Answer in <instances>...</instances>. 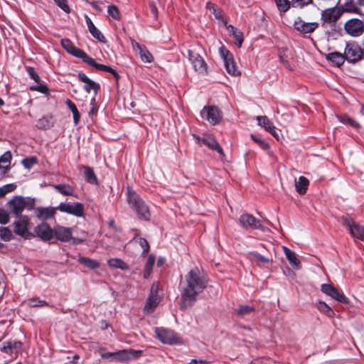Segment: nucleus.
I'll use <instances>...</instances> for the list:
<instances>
[{"instance_id":"1","label":"nucleus","mask_w":364,"mask_h":364,"mask_svg":"<svg viewBox=\"0 0 364 364\" xmlns=\"http://www.w3.org/2000/svg\"><path fill=\"white\" fill-rule=\"evenodd\" d=\"M208 284L207 275L198 267L191 269L181 283L180 309L192 307L197 301L198 295L203 291Z\"/></svg>"},{"instance_id":"2","label":"nucleus","mask_w":364,"mask_h":364,"mask_svg":"<svg viewBox=\"0 0 364 364\" xmlns=\"http://www.w3.org/2000/svg\"><path fill=\"white\" fill-rule=\"evenodd\" d=\"M127 202L135 210L140 220L149 221L151 213L148 205L131 187L127 188Z\"/></svg>"},{"instance_id":"3","label":"nucleus","mask_w":364,"mask_h":364,"mask_svg":"<svg viewBox=\"0 0 364 364\" xmlns=\"http://www.w3.org/2000/svg\"><path fill=\"white\" fill-rule=\"evenodd\" d=\"M341 16V6L338 5L323 10L321 13V21L323 26L330 27L331 31L329 32L332 35L333 33L338 36L341 34V28L339 26H336L337 21Z\"/></svg>"},{"instance_id":"4","label":"nucleus","mask_w":364,"mask_h":364,"mask_svg":"<svg viewBox=\"0 0 364 364\" xmlns=\"http://www.w3.org/2000/svg\"><path fill=\"white\" fill-rule=\"evenodd\" d=\"M364 55V50L355 42L347 43L343 53V61L347 60L350 63L360 61Z\"/></svg>"},{"instance_id":"5","label":"nucleus","mask_w":364,"mask_h":364,"mask_svg":"<svg viewBox=\"0 0 364 364\" xmlns=\"http://www.w3.org/2000/svg\"><path fill=\"white\" fill-rule=\"evenodd\" d=\"M156 338L164 344L175 345L180 343V338L173 330L164 327L154 328Z\"/></svg>"},{"instance_id":"6","label":"nucleus","mask_w":364,"mask_h":364,"mask_svg":"<svg viewBox=\"0 0 364 364\" xmlns=\"http://www.w3.org/2000/svg\"><path fill=\"white\" fill-rule=\"evenodd\" d=\"M200 114L203 117L205 115V119L213 125L218 124L223 118L222 112L214 105L204 106Z\"/></svg>"},{"instance_id":"7","label":"nucleus","mask_w":364,"mask_h":364,"mask_svg":"<svg viewBox=\"0 0 364 364\" xmlns=\"http://www.w3.org/2000/svg\"><path fill=\"white\" fill-rule=\"evenodd\" d=\"M62 47L70 55L80 58L84 63H87V60L90 58L89 56L85 51L77 48L74 43L68 38H63L60 41Z\"/></svg>"},{"instance_id":"8","label":"nucleus","mask_w":364,"mask_h":364,"mask_svg":"<svg viewBox=\"0 0 364 364\" xmlns=\"http://www.w3.org/2000/svg\"><path fill=\"white\" fill-rule=\"evenodd\" d=\"M18 218V220L14 223V232L26 239L34 237V235L29 232L28 230L29 223L28 217L27 215H20V217Z\"/></svg>"},{"instance_id":"9","label":"nucleus","mask_w":364,"mask_h":364,"mask_svg":"<svg viewBox=\"0 0 364 364\" xmlns=\"http://www.w3.org/2000/svg\"><path fill=\"white\" fill-rule=\"evenodd\" d=\"M238 223L242 228L246 230H264L260 220L249 213L241 215L239 218Z\"/></svg>"},{"instance_id":"10","label":"nucleus","mask_w":364,"mask_h":364,"mask_svg":"<svg viewBox=\"0 0 364 364\" xmlns=\"http://www.w3.org/2000/svg\"><path fill=\"white\" fill-rule=\"evenodd\" d=\"M188 59L193 65L194 70L199 73H206L207 64L202 56L195 50H188Z\"/></svg>"},{"instance_id":"11","label":"nucleus","mask_w":364,"mask_h":364,"mask_svg":"<svg viewBox=\"0 0 364 364\" xmlns=\"http://www.w3.org/2000/svg\"><path fill=\"white\" fill-rule=\"evenodd\" d=\"M220 53L227 72L232 76L240 75V71L237 68L232 54L225 48L220 49Z\"/></svg>"},{"instance_id":"12","label":"nucleus","mask_w":364,"mask_h":364,"mask_svg":"<svg viewBox=\"0 0 364 364\" xmlns=\"http://www.w3.org/2000/svg\"><path fill=\"white\" fill-rule=\"evenodd\" d=\"M58 210L63 213H66L75 215L76 217H82L84 215V205L82 203H60L57 206Z\"/></svg>"},{"instance_id":"13","label":"nucleus","mask_w":364,"mask_h":364,"mask_svg":"<svg viewBox=\"0 0 364 364\" xmlns=\"http://www.w3.org/2000/svg\"><path fill=\"white\" fill-rule=\"evenodd\" d=\"M22 346L23 343L21 341L16 340H9L4 341L1 343L0 346V350L2 353L11 356L15 355V358H16L22 349Z\"/></svg>"},{"instance_id":"14","label":"nucleus","mask_w":364,"mask_h":364,"mask_svg":"<svg viewBox=\"0 0 364 364\" xmlns=\"http://www.w3.org/2000/svg\"><path fill=\"white\" fill-rule=\"evenodd\" d=\"M343 224L346 226L352 237L364 242V227L357 224L352 218H343Z\"/></svg>"},{"instance_id":"15","label":"nucleus","mask_w":364,"mask_h":364,"mask_svg":"<svg viewBox=\"0 0 364 364\" xmlns=\"http://www.w3.org/2000/svg\"><path fill=\"white\" fill-rule=\"evenodd\" d=\"M34 237L37 236L43 242L50 240L53 237V229L46 222L38 225L33 230Z\"/></svg>"},{"instance_id":"16","label":"nucleus","mask_w":364,"mask_h":364,"mask_svg":"<svg viewBox=\"0 0 364 364\" xmlns=\"http://www.w3.org/2000/svg\"><path fill=\"white\" fill-rule=\"evenodd\" d=\"M294 28L303 35L313 33L318 27L316 22L306 23L301 17H297L294 22Z\"/></svg>"},{"instance_id":"17","label":"nucleus","mask_w":364,"mask_h":364,"mask_svg":"<svg viewBox=\"0 0 364 364\" xmlns=\"http://www.w3.org/2000/svg\"><path fill=\"white\" fill-rule=\"evenodd\" d=\"M9 208L11 213L16 217H20L21 213L26 208L25 198L23 196H16L8 203Z\"/></svg>"},{"instance_id":"18","label":"nucleus","mask_w":364,"mask_h":364,"mask_svg":"<svg viewBox=\"0 0 364 364\" xmlns=\"http://www.w3.org/2000/svg\"><path fill=\"white\" fill-rule=\"evenodd\" d=\"M345 29L348 34L358 36L363 31V23L358 19L348 20L345 23Z\"/></svg>"},{"instance_id":"19","label":"nucleus","mask_w":364,"mask_h":364,"mask_svg":"<svg viewBox=\"0 0 364 364\" xmlns=\"http://www.w3.org/2000/svg\"><path fill=\"white\" fill-rule=\"evenodd\" d=\"M72 228L58 225L53 229V237L62 242H68L72 239Z\"/></svg>"},{"instance_id":"20","label":"nucleus","mask_w":364,"mask_h":364,"mask_svg":"<svg viewBox=\"0 0 364 364\" xmlns=\"http://www.w3.org/2000/svg\"><path fill=\"white\" fill-rule=\"evenodd\" d=\"M159 297L158 296V284H153L151 291L144 306V310L149 311H153L159 303Z\"/></svg>"},{"instance_id":"21","label":"nucleus","mask_w":364,"mask_h":364,"mask_svg":"<svg viewBox=\"0 0 364 364\" xmlns=\"http://www.w3.org/2000/svg\"><path fill=\"white\" fill-rule=\"evenodd\" d=\"M194 138L197 139L198 142H201L203 144L207 146L212 150H215L218 154L222 156H224V152L218 142L215 140V137L210 135L207 137L200 138L196 135H193Z\"/></svg>"},{"instance_id":"22","label":"nucleus","mask_w":364,"mask_h":364,"mask_svg":"<svg viewBox=\"0 0 364 364\" xmlns=\"http://www.w3.org/2000/svg\"><path fill=\"white\" fill-rule=\"evenodd\" d=\"M258 124L262 127L267 132L270 133L275 139L279 140V133L273 123L267 116L257 117Z\"/></svg>"},{"instance_id":"23","label":"nucleus","mask_w":364,"mask_h":364,"mask_svg":"<svg viewBox=\"0 0 364 364\" xmlns=\"http://www.w3.org/2000/svg\"><path fill=\"white\" fill-rule=\"evenodd\" d=\"M57 207H38L35 209L36 215L38 218L42 220H47L54 218Z\"/></svg>"},{"instance_id":"24","label":"nucleus","mask_w":364,"mask_h":364,"mask_svg":"<svg viewBox=\"0 0 364 364\" xmlns=\"http://www.w3.org/2000/svg\"><path fill=\"white\" fill-rule=\"evenodd\" d=\"M78 79L80 81L85 83L84 86V90L86 92L90 93L91 90H92L95 94L100 90V85L95 82V81L90 79L84 73L80 72L77 75Z\"/></svg>"},{"instance_id":"25","label":"nucleus","mask_w":364,"mask_h":364,"mask_svg":"<svg viewBox=\"0 0 364 364\" xmlns=\"http://www.w3.org/2000/svg\"><path fill=\"white\" fill-rule=\"evenodd\" d=\"M85 21L91 35L100 42L105 43L106 41L105 37L102 33V32L95 26L88 16H85Z\"/></svg>"},{"instance_id":"26","label":"nucleus","mask_w":364,"mask_h":364,"mask_svg":"<svg viewBox=\"0 0 364 364\" xmlns=\"http://www.w3.org/2000/svg\"><path fill=\"white\" fill-rule=\"evenodd\" d=\"M12 154L10 151H6L0 156V170L3 174H6L10 169Z\"/></svg>"},{"instance_id":"27","label":"nucleus","mask_w":364,"mask_h":364,"mask_svg":"<svg viewBox=\"0 0 364 364\" xmlns=\"http://www.w3.org/2000/svg\"><path fill=\"white\" fill-rule=\"evenodd\" d=\"M321 290L323 293L330 296L333 299H335L336 301H341V294L332 285L323 284H321Z\"/></svg>"},{"instance_id":"28","label":"nucleus","mask_w":364,"mask_h":364,"mask_svg":"<svg viewBox=\"0 0 364 364\" xmlns=\"http://www.w3.org/2000/svg\"><path fill=\"white\" fill-rule=\"evenodd\" d=\"M284 252L289 264L295 269L300 267V261L297 259L296 254L287 247H283Z\"/></svg>"},{"instance_id":"29","label":"nucleus","mask_w":364,"mask_h":364,"mask_svg":"<svg viewBox=\"0 0 364 364\" xmlns=\"http://www.w3.org/2000/svg\"><path fill=\"white\" fill-rule=\"evenodd\" d=\"M255 311V308L249 305H240L237 309L235 310V314L240 318H244L245 316H249Z\"/></svg>"},{"instance_id":"30","label":"nucleus","mask_w":364,"mask_h":364,"mask_svg":"<svg viewBox=\"0 0 364 364\" xmlns=\"http://www.w3.org/2000/svg\"><path fill=\"white\" fill-rule=\"evenodd\" d=\"M80 169L84 170V176L87 183L90 184H97L98 180L92 167L82 166Z\"/></svg>"},{"instance_id":"31","label":"nucleus","mask_w":364,"mask_h":364,"mask_svg":"<svg viewBox=\"0 0 364 364\" xmlns=\"http://www.w3.org/2000/svg\"><path fill=\"white\" fill-rule=\"evenodd\" d=\"M309 181L305 176H299L297 181H296L295 186L296 192L300 195H304L306 193Z\"/></svg>"},{"instance_id":"32","label":"nucleus","mask_w":364,"mask_h":364,"mask_svg":"<svg viewBox=\"0 0 364 364\" xmlns=\"http://www.w3.org/2000/svg\"><path fill=\"white\" fill-rule=\"evenodd\" d=\"M53 126L51 116H44L37 122L36 127L40 129H48Z\"/></svg>"},{"instance_id":"33","label":"nucleus","mask_w":364,"mask_h":364,"mask_svg":"<svg viewBox=\"0 0 364 364\" xmlns=\"http://www.w3.org/2000/svg\"><path fill=\"white\" fill-rule=\"evenodd\" d=\"M228 30L236 41L238 47H241L243 42L242 32L232 25L228 26Z\"/></svg>"},{"instance_id":"34","label":"nucleus","mask_w":364,"mask_h":364,"mask_svg":"<svg viewBox=\"0 0 364 364\" xmlns=\"http://www.w3.org/2000/svg\"><path fill=\"white\" fill-rule=\"evenodd\" d=\"M136 46L139 50V54L142 61L151 63L154 60V57L145 46H141L138 43H136Z\"/></svg>"},{"instance_id":"35","label":"nucleus","mask_w":364,"mask_h":364,"mask_svg":"<svg viewBox=\"0 0 364 364\" xmlns=\"http://www.w3.org/2000/svg\"><path fill=\"white\" fill-rule=\"evenodd\" d=\"M54 188L63 196H74V189L68 184L62 183L54 186Z\"/></svg>"},{"instance_id":"36","label":"nucleus","mask_w":364,"mask_h":364,"mask_svg":"<svg viewBox=\"0 0 364 364\" xmlns=\"http://www.w3.org/2000/svg\"><path fill=\"white\" fill-rule=\"evenodd\" d=\"M78 262L85 267L90 269H95L100 267V263L91 258L85 257H80L77 259Z\"/></svg>"},{"instance_id":"37","label":"nucleus","mask_w":364,"mask_h":364,"mask_svg":"<svg viewBox=\"0 0 364 364\" xmlns=\"http://www.w3.org/2000/svg\"><path fill=\"white\" fill-rule=\"evenodd\" d=\"M87 64L89 65L96 68L98 70L105 71L111 73L114 70L112 67L109 65H106L104 64L98 63L95 61V60L91 57L87 60Z\"/></svg>"},{"instance_id":"38","label":"nucleus","mask_w":364,"mask_h":364,"mask_svg":"<svg viewBox=\"0 0 364 364\" xmlns=\"http://www.w3.org/2000/svg\"><path fill=\"white\" fill-rule=\"evenodd\" d=\"M66 105L70 109L73 115V121L75 125L79 123L80 114L77 109L76 105L70 100L68 99L65 102Z\"/></svg>"},{"instance_id":"39","label":"nucleus","mask_w":364,"mask_h":364,"mask_svg":"<svg viewBox=\"0 0 364 364\" xmlns=\"http://www.w3.org/2000/svg\"><path fill=\"white\" fill-rule=\"evenodd\" d=\"M107 264H109V266H110L112 267L120 269L122 270H126L129 268L127 264H126L121 259H118V258L109 259L107 261Z\"/></svg>"},{"instance_id":"40","label":"nucleus","mask_w":364,"mask_h":364,"mask_svg":"<svg viewBox=\"0 0 364 364\" xmlns=\"http://www.w3.org/2000/svg\"><path fill=\"white\" fill-rule=\"evenodd\" d=\"M326 58L337 68L341 67V53L338 52L330 53L327 55Z\"/></svg>"},{"instance_id":"41","label":"nucleus","mask_w":364,"mask_h":364,"mask_svg":"<svg viewBox=\"0 0 364 364\" xmlns=\"http://www.w3.org/2000/svg\"><path fill=\"white\" fill-rule=\"evenodd\" d=\"M155 262V257L153 255H149L144 266V277L147 279L152 270L153 266Z\"/></svg>"},{"instance_id":"42","label":"nucleus","mask_w":364,"mask_h":364,"mask_svg":"<svg viewBox=\"0 0 364 364\" xmlns=\"http://www.w3.org/2000/svg\"><path fill=\"white\" fill-rule=\"evenodd\" d=\"M26 304L31 307H43L48 306V304L39 298L33 297L26 301Z\"/></svg>"},{"instance_id":"43","label":"nucleus","mask_w":364,"mask_h":364,"mask_svg":"<svg viewBox=\"0 0 364 364\" xmlns=\"http://www.w3.org/2000/svg\"><path fill=\"white\" fill-rule=\"evenodd\" d=\"M0 237L6 241H10L12 239V232L7 227H0Z\"/></svg>"},{"instance_id":"44","label":"nucleus","mask_w":364,"mask_h":364,"mask_svg":"<svg viewBox=\"0 0 364 364\" xmlns=\"http://www.w3.org/2000/svg\"><path fill=\"white\" fill-rule=\"evenodd\" d=\"M279 11L286 12L290 8V3L288 0H274Z\"/></svg>"},{"instance_id":"45","label":"nucleus","mask_w":364,"mask_h":364,"mask_svg":"<svg viewBox=\"0 0 364 364\" xmlns=\"http://www.w3.org/2000/svg\"><path fill=\"white\" fill-rule=\"evenodd\" d=\"M114 360L117 361H127L129 360V354L127 350H122L114 352Z\"/></svg>"},{"instance_id":"46","label":"nucleus","mask_w":364,"mask_h":364,"mask_svg":"<svg viewBox=\"0 0 364 364\" xmlns=\"http://www.w3.org/2000/svg\"><path fill=\"white\" fill-rule=\"evenodd\" d=\"M108 14L115 20H119L120 13L118 7L115 5H110L107 9Z\"/></svg>"},{"instance_id":"47","label":"nucleus","mask_w":364,"mask_h":364,"mask_svg":"<svg viewBox=\"0 0 364 364\" xmlns=\"http://www.w3.org/2000/svg\"><path fill=\"white\" fill-rule=\"evenodd\" d=\"M26 70L31 79H33L36 83L40 84L41 78L34 68L27 66L26 67Z\"/></svg>"},{"instance_id":"48","label":"nucleus","mask_w":364,"mask_h":364,"mask_svg":"<svg viewBox=\"0 0 364 364\" xmlns=\"http://www.w3.org/2000/svg\"><path fill=\"white\" fill-rule=\"evenodd\" d=\"M16 188L14 183H9L0 187V197L4 196L6 194L14 191Z\"/></svg>"},{"instance_id":"49","label":"nucleus","mask_w":364,"mask_h":364,"mask_svg":"<svg viewBox=\"0 0 364 364\" xmlns=\"http://www.w3.org/2000/svg\"><path fill=\"white\" fill-rule=\"evenodd\" d=\"M206 9L212 11L213 15L216 18L220 19L222 18L221 11L216 8L215 5L213 3L210 1L207 2Z\"/></svg>"},{"instance_id":"50","label":"nucleus","mask_w":364,"mask_h":364,"mask_svg":"<svg viewBox=\"0 0 364 364\" xmlns=\"http://www.w3.org/2000/svg\"><path fill=\"white\" fill-rule=\"evenodd\" d=\"M21 163L24 168L31 169L34 164H37V159L36 157L26 158L22 160Z\"/></svg>"},{"instance_id":"51","label":"nucleus","mask_w":364,"mask_h":364,"mask_svg":"<svg viewBox=\"0 0 364 364\" xmlns=\"http://www.w3.org/2000/svg\"><path fill=\"white\" fill-rule=\"evenodd\" d=\"M318 308L321 311L326 314L328 316H331L334 314L333 310L324 302L320 301Z\"/></svg>"},{"instance_id":"52","label":"nucleus","mask_w":364,"mask_h":364,"mask_svg":"<svg viewBox=\"0 0 364 364\" xmlns=\"http://www.w3.org/2000/svg\"><path fill=\"white\" fill-rule=\"evenodd\" d=\"M251 138L255 142L257 143L260 147L261 149H262L263 150H267L269 148V145L268 143L265 142L264 141H263L262 139L257 137L255 134H251Z\"/></svg>"},{"instance_id":"53","label":"nucleus","mask_w":364,"mask_h":364,"mask_svg":"<svg viewBox=\"0 0 364 364\" xmlns=\"http://www.w3.org/2000/svg\"><path fill=\"white\" fill-rule=\"evenodd\" d=\"M53 1L65 13L69 14L70 12V9L68 4L67 0H53Z\"/></svg>"},{"instance_id":"54","label":"nucleus","mask_w":364,"mask_h":364,"mask_svg":"<svg viewBox=\"0 0 364 364\" xmlns=\"http://www.w3.org/2000/svg\"><path fill=\"white\" fill-rule=\"evenodd\" d=\"M127 352L129 354V360L131 359H137L143 354V351L141 350L129 349Z\"/></svg>"},{"instance_id":"55","label":"nucleus","mask_w":364,"mask_h":364,"mask_svg":"<svg viewBox=\"0 0 364 364\" xmlns=\"http://www.w3.org/2000/svg\"><path fill=\"white\" fill-rule=\"evenodd\" d=\"M343 124H348L356 129L360 127V125L357 122L346 115H343Z\"/></svg>"},{"instance_id":"56","label":"nucleus","mask_w":364,"mask_h":364,"mask_svg":"<svg viewBox=\"0 0 364 364\" xmlns=\"http://www.w3.org/2000/svg\"><path fill=\"white\" fill-rule=\"evenodd\" d=\"M149 9L151 16L154 18L156 19L158 17V9L156 6V4L154 1L149 2Z\"/></svg>"},{"instance_id":"57","label":"nucleus","mask_w":364,"mask_h":364,"mask_svg":"<svg viewBox=\"0 0 364 364\" xmlns=\"http://www.w3.org/2000/svg\"><path fill=\"white\" fill-rule=\"evenodd\" d=\"M139 245L141 247V248L143 249L142 254L144 255H146V254H148L150 247H149V242H147V240L145 238L140 237L139 238Z\"/></svg>"},{"instance_id":"58","label":"nucleus","mask_w":364,"mask_h":364,"mask_svg":"<svg viewBox=\"0 0 364 364\" xmlns=\"http://www.w3.org/2000/svg\"><path fill=\"white\" fill-rule=\"evenodd\" d=\"M9 222V215L4 209H0V223L6 225Z\"/></svg>"},{"instance_id":"59","label":"nucleus","mask_w":364,"mask_h":364,"mask_svg":"<svg viewBox=\"0 0 364 364\" xmlns=\"http://www.w3.org/2000/svg\"><path fill=\"white\" fill-rule=\"evenodd\" d=\"M252 255H253V257L258 261V262H263V263H269L272 262L271 259H269V258L260 255L259 253L257 252H252Z\"/></svg>"},{"instance_id":"60","label":"nucleus","mask_w":364,"mask_h":364,"mask_svg":"<svg viewBox=\"0 0 364 364\" xmlns=\"http://www.w3.org/2000/svg\"><path fill=\"white\" fill-rule=\"evenodd\" d=\"M312 1V0H292L293 5L297 4L298 6H304L308 5Z\"/></svg>"},{"instance_id":"61","label":"nucleus","mask_w":364,"mask_h":364,"mask_svg":"<svg viewBox=\"0 0 364 364\" xmlns=\"http://www.w3.org/2000/svg\"><path fill=\"white\" fill-rule=\"evenodd\" d=\"M25 203H26V208H27L28 210H31L34 209L35 201L33 199H30V198L26 199L25 198Z\"/></svg>"},{"instance_id":"62","label":"nucleus","mask_w":364,"mask_h":364,"mask_svg":"<svg viewBox=\"0 0 364 364\" xmlns=\"http://www.w3.org/2000/svg\"><path fill=\"white\" fill-rule=\"evenodd\" d=\"M41 93L47 94L48 92V88L46 85L40 84L37 87L34 89Z\"/></svg>"},{"instance_id":"63","label":"nucleus","mask_w":364,"mask_h":364,"mask_svg":"<svg viewBox=\"0 0 364 364\" xmlns=\"http://www.w3.org/2000/svg\"><path fill=\"white\" fill-rule=\"evenodd\" d=\"M114 352H107V353H103L101 354V358L102 359H108L110 358H113L114 359Z\"/></svg>"},{"instance_id":"64","label":"nucleus","mask_w":364,"mask_h":364,"mask_svg":"<svg viewBox=\"0 0 364 364\" xmlns=\"http://www.w3.org/2000/svg\"><path fill=\"white\" fill-rule=\"evenodd\" d=\"M72 242L73 244L74 245H79V244H81L84 242V239H80V238H76V237H72Z\"/></svg>"}]
</instances>
